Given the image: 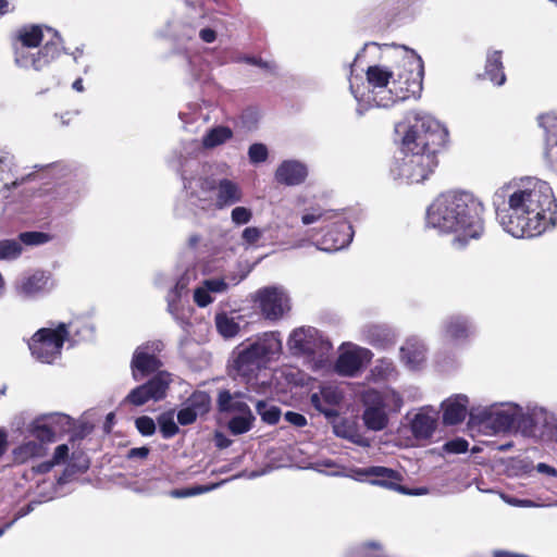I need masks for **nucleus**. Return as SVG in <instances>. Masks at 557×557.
I'll return each mask as SVG.
<instances>
[{"instance_id":"6","label":"nucleus","mask_w":557,"mask_h":557,"mask_svg":"<svg viewBox=\"0 0 557 557\" xmlns=\"http://www.w3.org/2000/svg\"><path fill=\"white\" fill-rule=\"evenodd\" d=\"M205 172H188L182 164L184 190L193 205L206 209L210 203V193L216 189L215 207L224 209L243 200L240 186L227 178L216 182L213 177L202 175Z\"/></svg>"},{"instance_id":"35","label":"nucleus","mask_w":557,"mask_h":557,"mask_svg":"<svg viewBox=\"0 0 557 557\" xmlns=\"http://www.w3.org/2000/svg\"><path fill=\"white\" fill-rule=\"evenodd\" d=\"M14 165V156L5 148L0 147V198H8L12 188L18 185L17 181L4 182L3 173Z\"/></svg>"},{"instance_id":"36","label":"nucleus","mask_w":557,"mask_h":557,"mask_svg":"<svg viewBox=\"0 0 557 557\" xmlns=\"http://www.w3.org/2000/svg\"><path fill=\"white\" fill-rule=\"evenodd\" d=\"M256 418L250 410L245 412L233 414L227 422V429L233 435H240L249 432L255 422Z\"/></svg>"},{"instance_id":"53","label":"nucleus","mask_w":557,"mask_h":557,"mask_svg":"<svg viewBox=\"0 0 557 557\" xmlns=\"http://www.w3.org/2000/svg\"><path fill=\"white\" fill-rule=\"evenodd\" d=\"M469 443L463 438L448 441L444 445V450L449 454H462L468 450Z\"/></svg>"},{"instance_id":"1","label":"nucleus","mask_w":557,"mask_h":557,"mask_svg":"<svg viewBox=\"0 0 557 557\" xmlns=\"http://www.w3.org/2000/svg\"><path fill=\"white\" fill-rule=\"evenodd\" d=\"M493 205L504 231L516 238L540 236L556 223L553 189L537 177L524 176L505 183L494 193Z\"/></svg>"},{"instance_id":"38","label":"nucleus","mask_w":557,"mask_h":557,"mask_svg":"<svg viewBox=\"0 0 557 557\" xmlns=\"http://www.w3.org/2000/svg\"><path fill=\"white\" fill-rule=\"evenodd\" d=\"M184 404L194 410L197 414L203 416L210 409L211 399L208 393L202 391L194 392Z\"/></svg>"},{"instance_id":"12","label":"nucleus","mask_w":557,"mask_h":557,"mask_svg":"<svg viewBox=\"0 0 557 557\" xmlns=\"http://www.w3.org/2000/svg\"><path fill=\"white\" fill-rule=\"evenodd\" d=\"M171 382V374L165 371H160L147 383L133 388L123 403L143 406L150 400L159 401L166 396V391Z\"/></svg>"},{"instance_id":"58","label":"nucleus","mask_w":557,"mask_h":557,"mask_svg":"<svg viewBox=\"0 0 557 557\" xmlns=\"http://www.w3.org/2000/svg\"><path fill=\"white\" fill-rule=\"evenodd\" d=\"M69 451H70V449L66 444H61V445L57 446L54 449L53 456H52V461L55 465L63 463L69 456Z\"/></svg>"},{"instance_id":"43","label":"nucleus","mask_w":557,"mask_h":557,"mask_svg":"<svg viewBox=\"0 0 557 557\" xmlns=\"http://www.w3.org/2000/svg\"><path fill=\"white\" fill-rule=\"evenodd\" d=\"M158 423L164 438H171L178 433V426L174 421V413L172 411L160 414Z\"/></svg>"},{"instance_id":"27","label":"nucleus","mask_w":557,"mask_h":557,"mask_svg":"<svg viewBox=\"0 0 557 557\" xmlns=\"http://www.w3.org/2000/svg\"><path fill=\"white\" fill-rule=\"evenodd\" d=\"M468 397L456 395L443 401V422L447 425H455L462 422L467 414Z\"/></svg>"},{"instance_id":"42","label":"nucleus","mask_w":557,"mask_h":557,"mask_svg":"<svg viewBox=\"0 0 557 557\" xmlns=\"http://www.w3.org/2000/svg\"><path fill=\"white\" fill-rule=\"evenodd\" d=\"M259 123V113L256 109L248 108L242 112L237 120V127L245 132H252Z\"/></svg>"},{"instance_id":"61","label":"nucleus","mask_w":557,"mask_h":557,"mask_svg":"<svg viewBox=\"0 0 557 557\" xmlns=\"http://www.w3.org/2000/svg\"><path fill=\"white\" fill-rule=\"evenodd\" d=\"M148 454H149V449L147 447L143 446V447L132 448L128 451L127 457L129 459H136V458L144 459L148 456Z\"/></svg>"},{"instance_id":"30","label":"nucleus","mask_w":557,"mask_h":557,"mask_svg":"<svg viewBox=\"0 0 557 557\" xmlns=\"http://www.w3.org/2000/svg\"><path fill=\"white\" fill-rule=\"evenodd\" d=\"M197 277L196 269L188 268L177 280L175 286L169 292L166 296L168 309L173 314L176 310V302L188 289V285Z\"/></svg>"},{"instance_id":"34","label":"nucleus","mask_w":557,"mask_h":557,"mask_svg":"<svg viewBox=\"0 0 557 557\" xmlns=\"http://www.w3.org/2000/svg\"><path fill=\"white\" fill-rule=\"evenodd\" d=\"M239 320V315L233 317L225 312L216 313L214 319L219 334L225 339L233 338L238 334L240 330Z\"/></svg>"},{"instance_id":"5","label":"nucleus","mask_w":557,"mask_h":557,"mask_svg":"<svg viewBox=\"0 0 557 557\" xmlns=\"http://www.w3.org/2000/svg\"><path fill=\"white\" fill-rule=\"evenodd\" d=\"M61 44L60 36L50 27L24 26L18 29L14 42L15 63L23 69L40 71L60 55Z\"/></svg>"},{"instance_id":"8","label":"nucleus","mask_w":557,"mask_h":557,"mask_svg":"<svg viewBox=\"0 0 557 557\" xmlns=\"http://www.w3.org/2000/svg\"><path fill=\"white\" fill-rule=\"evenodd\" d=\"M282 349L281 339L273 332L264 333L249 344H240L234 351L233 371L250 379L267 361L278 355Z\"/></svg>"},{"instance_id":"51","label":"nucleus","mask_w":557,"mask_h":557,"mask_svg":"<svg viewBox=\"0 0 557 557\" xmlns=\"http://www.w3.org/2000/svg\"><path fill=\"white\" fill-rule=\"evenodd\" d=\"M194 301L200 308H205L213 301L211 293L207 289L203 283L194 290Z\"/></svg>"},{"instance_id":"52","label":"nucleus","mask_w":557,"mask_h":557,"mask_svg":"<svg viewBox=\"0 0 557 557\" xmlns=\"http://www.w3.org/2000/svg\"><path fill=\"white\" fill-rule=\"evenodd\" d=\"M20 240L25 245H40L48 240V235L41 232H25L20 235Z\"/></svg>"},{"instance_id":"20","label":"nucleus","mask_w":557,"mask_h":557,"mask_svg":"<svg viewBox=\"0 0 557 557\" xmlns=\"http://www.w3.org/2000/svg\"><path fill=\"white\" fill-rule=\"evenodd\" d=\"M441 332L447 341L465 343L474 334V325L469 317L455 313L442 321Z\"/></svg>"},{"instance_id":"56","label":"nucleus","mask_w":557,"mask_h":557,"mask_svg":"<svg viewBox=\"0 0 557 557\" xmlns=\"http://www.w3.org/2000/svg\"><path fill=\"white\" fill-rule=\"evenodd\" d=\"M394 364L388 360H381L377 366H375L373 372L380 375L383 379H388L394 373Z\"/></svg>"},{"instance_id":"11","label":"nucleus","mask_w":557,"mask_h":557,"mask_svg":"<svg viewBox=\"0 0 557 557\" xmlns=\"http://www.w3.org/2000/svg\"><path fill=\"white\" fill-rule=\"evenodd\" d=\"M553 413L554 411L536 405L528 406L525 410L521 407V413L517 420V432L525 437H548Z\"/></svg>"},{"instance_id":"7","label":"nucleus","mask_w":557,"mask_h":557,"mask_svg":"<svg viewBox=\"0 0 557 557\" xmlns=\"http://www.w3.org/2000/svg\"><path fill=\"white\" fill-rule=\"evenodd\" d=\"M295 205L300 209L301 223L304 225L314 223H332L334 225L336 235L333 236V231H329L323 235L318 246L320 250L327 252L337 251L348 246L352 240L354 232L351 225L337 211L323 208L318 203L307 206V198L305 196H298Z\"/></svg>"},{"instance_id":"33","label":"nucleus","mask_w":557,"mask_h":557,"mask_svg":"<svg viewBox=\"0 0 557 557\" xmlns=\"http://www.w3.org/2000/svg\"><path fill=\"white\" fill-rule=\"evenodd\" d=\"M26 436H33L38 440V443L45 445V443H51L55 440L53 431H51L47 419L40 416L30 421L25 428Z\"/></svg>"},{"instance_id":"3","label":"nucleus","mask_w":557,"mask_h":557,"mask_svg":"<svg viewBox=\"0 0 557 557\" xmlns=\"http://www.w3.org/2000/svg\"><path fill=\"white\" fill-rule=\"evenodd\" d=\"M389 58L393 69L376 64L366 72L369 88L366 102L377 108H389L421 90L423 62L420 55L405 46H393Z\"/></svg>"},{"instance_id":"54","label":"nucleus","mask_w":557,"mask_h":557,"mask_svg":"<svg viewBox=\"0 0 557 557\" xmlns=\"http://www.w3.org/2000/svg\"><path fill=\"white\" fill-rule=\"evenodd\" d=\"M200 417L194 410H191L188 406L183 404V407L177 412V421L182 425H188L196 421V419Z\"/></svg>"},{"instance_id":"15","label":"nucleus","mask_w":557,"mask_h":557,"mask_svg":"<svg viewBox=\"0 0 557 557\" xmlns=\"http://www.w3.org/2000/svg\"><path fill=\"white\" fill-rule=\"evenodd\" d=\"M263 317L271 321L281 319L289 309V297L283 287L269 286L257 292Z\"/></svg>"},{"instance_id":"62","label":"nucleus","mask_w":557,"mask_h":557,"mask_svg":"<svg viewBox=\"0 0 557 557\" xmlns=\"http://www.w3.org/2000/svg\"><path fill=\"white\" fill-rule=\"evenodd\" d=\"M199 37L205 41V42H213L216 38V33L215 30L211 29V28H202L200 32H199Z\"/></svg>"},{"instance_id":"37","label":"nucleus","mask_w":557,"mask_h":557,"mask_svg":"<svg viewBox=\"0 0 557 557\" xmlns=\"http://www.w3.org/2000/svg\"><path fill=\"white\" fill-rule=\"evenodd\" d=\"M244 276H224V277H213L207 278L202 281L203 285L211 294H223L226 293L231 286L237 285Z\"/></svg>"},{"instance_id":"26","label":"nucleus","mask_w":557,"mask_h":557,"mask_svg":"<svg viewBox=\"0 0 557 557\" xmlns=\"http://www.w3.org/2000/svg\"><path fill=\"white\" fill-rule=\"evenodd\" d=\"M426 348L417 337L408 338L400 347V359L410 370L419 369L425 361Z\"/></svg>"},{"instance_id":"14","label":"nucleus","mask_w":557,"mask_h":557,"mask_svg":"<svg viewBox=\"0 0 557 557\" xmlns=\"http://www.w3.org/2000/svg\"><path fill=\"white\" fill-rule=\"evenodd\" d=\"M163 348L164 344L160 339L147 342L137 347L131 363L135 381H140L146 375L159 370L162 363L157 354L161 352Z\"/></svg>"},{"instance_id":"31","label":"nucleus","mask_w":557,"mask_h":557,"mask_svg":"<svg viewBox=\"0 0 557 557\" xmlns=\"http://www.w3.org/2000/svg\"><path fill=\"white\" fill-rule=\"evenodd\" d=\"M366 394H368L371 398L373 397V400L379 403V405L382 408H384L388 413L398 412L404 405L403 397L395 389L387 388L382 392L371 389L368 391Z\"/></svg>"},{"instance_id":"18","label":"nucleus","mask_w":557,"mask_h":557,"mask_svg":"<svg viewBox=\"0 0 557 557\" xmlns=\"http://www.w3.org/2000/svg\"><path fill=\"white\" fill-rule=\"evenodd\" d=\"M544 132V159L547 166L557 175V111L539 117Z\"/></svg>"},{"instance_id":"64","label":"nucleus","mask_w":557,"mask_h":557,"mask_svg":"<svg viewBox=\"0 0 557 557\" xmlns=\"http://www.w3.org/2000/svg\"><path fill=\"white\" fill-rule=\"evenodd\" d=\"M552 424L549 425V432L547 438L557 440V410L554 411L553 418H550Z\"/></svg>"},{"instance_id":"22","label":"nucleus","mask_w":557,"mask_h":557,"mask_svg":"<svg viewBox=\"0 0 557 557\" xmlns=\"http://www.w3.org/2000/svg\"><path fill=\"white\" fill-rule=\"evenodd\" d=\"M343 398L339 388L333 384L321 385L319 392H314L310 396L311 405L325 417L331 418L336 416L335 406H337Z\"/></svg>"},{"instance_id":"60","label":"nucleus","mask_w":557,"mask_h":557,"mask_svg":"<svg viewBox=\"0 0 557 557\" xmlns=\"http://www.w3.org/2000/svg\"><path fill=\"white\" fill-rule=\"evenodd\" d=\"M535 469L539 473L541 474H544V475H547V476H552V478H556L557 476V470L547 465V463H544V462H540L535 466Z\"/></svg>"},{"instance_id":"10","label":"nucleus","mask_w":557,"mask_h":557,"mask_svg":"<svg viewBox=\"0 0 557 557\" xmlns=\"http://www.w3.org/2000/svg\"><path fill=\"white\" fill-rule=\"evenodd\" d=\"M69 337L65 323L57 327H42L29 339L28 348L32 356L42 363H53L61 356V349Z\"/></svg>"},{"instance_id":"59","label":"nucleus","mask_w":557,"mask_h":557,"mask_svg":"<svg viewBox=\"0 0 557 557\" xmlns=\"http://www.w3.org/2000/svg\"><path fill=\"white\" fill-rule=\"evenodd\" d=\"M284 418L287 422L298 428L305 426L307 424L306 417L298 412L287 411L284 414Z\"/></svg>"},{"instance_id":"29","label":"nucleus","mask_w":557,"mask_h":557,"mask_svg":"<svg viewBox=\"0 0 557 557\" xmlns=\"http://www.w3.org/2000/svg\"><path fill=\"white\" fill-rule=\"evenodd\" d=\"M46 454L45 445L36 441H26L12 450V458L14 463L22 465L34 458L44 457Z\"/></svg>"},{"instance_id":"24","label":"nucleus","mask_w":557,"mask_h":557,"mask_svg":"<svg viewBox=\"0 0 557 557\" xmlns=\"http://www.w3.org/2000/svg\"><path fill=\"white\" fill-rule=\"evenodd\" d=\"M307 175V166L297 160H285L275 171V180L286 186L300 185L305 182Z\"/></svg>"},{"instance_id":"45","label":"nucleus","mask_w":557,"mask_h":557,"mask_svg":"<svg viewBox=\"0 0 557 557\" xmlns=\"http://www.w3.org/2000/svg\"><path fill=\"white\" fill-rule=\"evenodd\" d=\"M269 157L268 147L262 143H255L248 148V158L251 164H260L267 161Z\"/></svg>"},{"instance_id":"63","label":"nucleus","mask_w":557,"mask_h":557,"mask_svg":"<svg viewBox=\"0 0 557 557\" xmlns=\"http://www.w3.org/2000/svg\"><path fill=\"white\" fill-rule=\"evenodd\" d=\"M53 466H55V463L52 460L45 461V462L39 463L37 467H34L33 471L36 473H40V474L47 473L52 469Z\"/></svg>"},{"instance_id":"9","label":"nucleus","mask_w":557,"mask_h":557,"mask_svg":"<svg viewBox=\"0 0 557 557\" xmlns=\"http://www.w3.org/2000/svg\"><path fill=\"white\" fill-rule=\"evenodd\" d=\"M233 137V131L228 126L218 125L209 128L203 135L201 143L190 140L183 145L177 164V170L182 173V164L188 172H205V165L200 164L195 158L200 151L201 147L205 149H213L219 147Z\"/></svg>"},{"instance_id":"49","label":"nucleus","mask_w":557,"mask_h":557,"mask_svg":"<svg viewBox=\"0 0 557 557\" xmlns=\"http://www.w3.org/2000/svg\"><path fill=\"white\" fill-rule=\"evenodd\" d=\"M137 431L143 436H151L156 432V423L152 418L148 416L139 417L135 420Z\"/></svg>"},{"instance_id":"46","label":"nucleus","mask_w":557,"mask_h":557,"mask_svg":"<svg viewBox=\"0 0 557 557\" xmlns=\"http://www.w3.org/2000/svg\"><path fill=\"white\" fill-rule=\"evenodd\" d=\"M66 326L69 335L74 333L79 339H90L94 335V326L89 322H71Z\"/></svg>"},{"instance_id":"41","label":"nucleus","mask_w":557,"mask_h":557,"mask_svg":"<svg viewBox=\"0 0 557 557\" xmlns=\"http://www.w3.org/2000/svg\"><path fill=\"white\" fill-rule=\"evenodd\" d=\"M224 482L225 481H222V482L216 483V484L200 485V486L188 487V488H176V490H172L169 493V495L171 497H173V498L191 497V496H196V495H200V494L213 491L214 488L221 486Z\"/></svg>"},{"instance_id":"13","label":"nucleus","mask_w":557,"mask_h":557,"mask_svg":"<svg viewBox=\"0 0 557 557\" xmlns=\"http://www.w3.org/2000/svg\"><path fill=\"white\" fill-rule=\"evenodd\" d=\"M521 413V407L513 403L494 404L482 412V422L492 428L494 432L517 431V420Z\"/></svg>"},{"instance_id":"19","label":"nucleus","mask_w":557,"mask_h":557,"mask_svg":"<svg viewBox=\"0 0 557 557\" xmlns=\"http://www.w3.org/2000/svg\"><path fill=\"white\" fill-rule=\"evenodd\" d=\"M321 345L322 339L318 330L311 326L294 330L288 338V346L294 355H313Z\"/></svg>"},{"instance_id":"44","label":"nucleus","mask_w":557,"mask_h":557,"mask_svg":"<svg viewBox=\"0 0 557 557\" xmlns=\"http://www.w3.org/2000/svg\"><path fill=\"white\" fill-rule=\"evenodd\" d=\"M22 252V246L17 240H0V260H11L17 258Z\"/></svg>"},{"instance_id":"2","label":"nucleus","mask_w":557,"mask_h":557,"mask_svg":"<svg viewBox=\"0 0 557 557\" xmlns=\"http://www.w3.org/2000/svg\"><path fill=\"white\" fill-rule=\"evenodd\" d=\"M395 134L403 157L391 169L393 177L407 184L424 182L437 166L436 153L447 141V128L431 114L411 111L395 124Z\"/></svg>"},{"instance_id":"23","label":"nucleus","mask_w":557,"mask_h":557,"mask_svg":"<svg viewBox=\"0 0 557 557\" xmlns=\"http://www.w3.org/2000/svg\"><path fill=\"white\" fill-rule=\"evenodd\" d=\"M438 411L432 407H423L414 414L410 429L417 440L430 438L437 425Z\"/></svg>"},{"instance_id":"57","label":"nucleus","mask_w":557,"mask_h":557,"mask_svg":"<svg viewBox=\"0 0 557 557\" xmlns=\"http://www.w3.org/2000/svg\"><path fill=\"white\" fill-rule=\"evenodd\" d=\"M368 333H369L368 336H369L371 343H373V344L382 343L383 341H385L387 338V335H388L385 329H382L381 326H377V325L369 326Z\"/></svg>"},{"instance_id":"39","label":"nucleus","mask_w":557,"mask_h":557,"mask_svg":"<svg viewBox=\"0 0 557 557\" xmlns=\"http://www.w3.org/2000/svg\"><path fill=\"white\" fill-rule=\"evenodd\" d=\"M44 417L47 419V423L49 424L51 431H53L54 436L61 433H65L72 428V419L67 414L52 412L44 414Z\"/></svg>"},{"instance_id":"17","label":"nucleus","mask_w":557,"mask_h":557,"mask_svg":"<svg viewBox=\"0 0 557 557\" xmlns=\"http://www.w3.org/2000/svg\"><path fill=\"white\" fill-rule=\"evenodd\" d=\"M371 357L372 354L367 348L347 346L343 348L335 362V371L343 376L352 377L370 361Z\"/></svg>"},{"instance_id":"16","label":"nucleus","mask_w":557,"mask_h":557,"mask_svg":"<svg viewBox=\"0 0 557 557\" xmlns=\"http://www.w3.org/2000/svg\"><path fill=\"white\" fill-rule=\"evenodd\" d=\"M355 473L358 480L362 481L363 479H367L371 485L381 486L401 494L408 493V488L399 484L403 481L401 473L391 468L372 466L357 469Z\"/></svg>"},{"instance_id":"40","label":"nucleus","mask_w":557,"mask_h":557,"mask_svg":"<svg viewBox=\"0 0 557 557\" xmlns=\"http://www.w3.org/2000/svg\"><path fill=\"white\" fill-rule=\"evenodd\" d=\"M256 410L261 417L262 421L268 424H276L281 417V410L278 407L268 405L264 400H259L256 405Z\"/></svg>"},{"instance_id":"25","label":"nucleus","mask_w":557,"mask_h":557,"mask_svg":"<svg viewBox=\"0 0 557 557\" xmlns=\"http://www.w3.org/2000/svg\"><path fill=\"white\" fill-rule=\"evenodd\" d=\"M364 410L362 419L364 425L371 431H382L388 425V412L368 394L363 395Z\"/></svg>"},{"instance_id":"21","label":"nucleus","mask_w":557,"mask_h":557,"mask_svg":"<svg viewBox=\"0 0 557 557\" xmlns=\"http://www.w3.org/2000/svg\"><path fill=\"white\" fill-rule=\"evenodd\" d=\"M50 274L36 271L20 277L15 283V290L22 298H35L52 288Z\"/></svg>"},{"instance_id":"28","label":"nucleus","mask_w":557,"mask_h":557,"mask_svg":"<svg viewBox=\"0 0 557 557\" xmlns=\"http://www.w3.org/2000/svg\"><path fill=\"white\" fill-rule=\"evenodd\" d=\"M245 394L240 392L231 393L227 389L219 392L216 406L221 413L237 414L250 410V407L245 401Z\"/></svg>"},{"instance_id":"48","label":"nucleus","mask_w":557,"mask_h":557,"mask_svg":"<svg viewBox=\"0 0 557 557\" xmlns=\"http://www.w3.org/2000/svg\"><path fill=\"white\" fill-rule=\"evenodd\" d=\"M263 236V231L256 226H247L242 232L243 245L248 248L255 246Z\"/></svg>"},{"instance_id":"50","label":"nucleus","mask_w":557,"mask_h":557,"mask_svg":"<svg viewBox=\"0 0 557 557\" xmlns=\"http://www.w3.org/2000/svg\"><path fill=\"white\" fill-rule=\"evenodd\" d=\"M361 557H384L382 545L379 542H367L359 547Z\"/></svg>"},{"instance_id":"47","label":"nucleus","mask_w":557,"mask_h":557,"mask_svg":"<svg viewBox=\"0 0 557 557\" xmlns=\"http://www.w3.org/2000/svg\"><path fill=\"white\" fill-rule=\"evenodd\" d=\"M252 210L247 207L238 206L231 211V221L237 226L248 224L252 220Z\"/></svg>"},{"instance_id":"55","label":"nucleus","mask_w":557,"mask_h":557,"mask_svg":"<svg viewBox=\"0 0 557 557\" xmlns=\"http://www.w3.org/2000/svg\"><path fill=\"white\" fill-rule=\"evenodd\" d=\"M42 496H44V499L32 500L25 507L20 508L18 511L16 512L14 519L12 521H10L9 523H12V525H13L17 519H20V518L28 515L29 512H32L34 510V508H35V505L41 504L45 500L52 499V497H53L51 492L48 493V494H45Z\"/></svg>"},{"instance_id":"32","label":"nucleus","mask_w":557,"mask_h":557,"mask_svg":"<svg viewBox=\"0 0 557 557\" xmlns=\"http://www.w3.org/2000/svg\"><path fill=\"white\" fill-rule=\"evenodd\" d=\"M484 77L496 86H502L506 82L500 50H494L487 53Z\"/></svg>"},{"instance_id":"4","label":"nucleus","mask_w":557,"mask_h":557,"mask_svg":"<svg viewBox=\"0 0 557 557\" xmlns=\"http://www.w3.org/2000/svg\"><path fill=\"white\" fill-rule=\"evenodd\" d=\"M484 206L472 193L448 190L440 194L426 209V226L443 234H456L455 243L463 246L484 231Z\"/></svg>"}]
</instances>
